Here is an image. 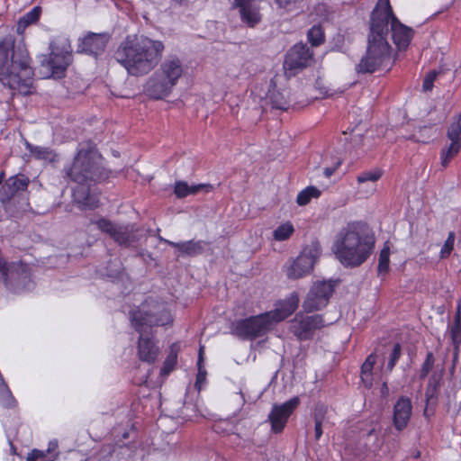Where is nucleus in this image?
I'll use <instances>...</instances> for the list:
<instances>
[{
	"label": "nucleus",
	"mask_w": 461,
	"mask_h": 461,
	"mask_svg": "<svg viewBox=\"0 0 461 461\" xmlns=\"http://www.w3.org/2000/svg\"><path fill=\"white\" fill-rule=\"evenodd\" d=\"M375 238L361 221H350L338 233L333 251L339 262L347 267H357L371 256Z\"/></svg>",
	"instance_id": "nucleus-6"
},
{
	"label": "nucleus",
	"mask_w": 461,
	"mask_h": 461,
	"mask_svg": "<svg viewBox=\"0 0 461 461\" xmlns=\"http://www.w3.org/2000/svg\"><path fill=\"white\" fill-rule=\"evenodd\" d=\"M301 401L298 396H294L288 401L277 404L275 403L267 416V421L271 426V431L275 434H280L285 429L289 418L300 405Z\"/></svg>",
	"instance_id": "nucleus-14"
},
{
	"label": "nucleus",
	"mask_w": 461,
	"mask_h": 461,
	"mask_svg": "<svg viewBox=\"0 0 461 461\" xmlns=\"http://www.w3.org/2000/svg\"><path fill=\"white\" fill-rule=\"evenodd\" d=\"M5 177V171L0 172V185H2V183L4 182Z\"/></svg>",
	"instance_id": "nucleus-54"
},
{
	"label": "nucleus",
	"mask_w": 461,
	"mask_h": 461,
	"mask_svg": "<svg viewBox=\"0 0 461 461\" xmlns=\"http://www.w3.org/2000/svg\"><path fill=\"white\" fill-rule=\"evenodd\" d=\"M214 187L211 184H198V185H189V192L190 194H195L200 191H203L205 193H210L213 191Z\"/></svg>",
	"instance_id": "nucleus-47"
},
{
	"label": "nucleus",
	"mask_w": 461,
	"mask_h": 461,
	"mask_svg": "<svg viewBox=\"0 0 461 461\" xmlns=\"http://www.w3.org/2000/svg\"><path fill=\"white\" fill-rule=\"evenodd\" d=\"M434 364H435L434 354L431 351H429L427 353L425 360L422 363L420 370L419 378L420 380L425 379L429 375V372L432 370V368L434 366Z\"/></svg>",
	"instance_id": "nucleus-40"
},
{
	"label": "nucleus",
	"mask_w": 461,
	"mask_h": 461,
	"mask_svg": "<svg viewBox=\"0 0 461 461\" xmlns=\"http://www.w3.org/2000/svg\"><path fill=\"white\" fill-rule=\"evenodd\" d=\"M390 265V249L385 246L379 254L377 273L378 275L386 274L389 271Z\"/></svg>",
	"instance_id": "nucleus-36"
},
{
	"label": "nucleus",
	"mask_w": 461,
	"mask_h": 461,
	"mask_svg": "<svg viewBox=\"0 0 461 461\" xmlns=\"http://www.w3.org/2000/svg\"><path fill=\"white\" fill-rule=\"evenodd\" d=\"M166 242L172 248L176 249L182 255L194 257L201 255L203 252V240H188L184 242H174L170 240H166Z\"/></svg>",
	"instance_id": "nucleus-25"
},
{
	"label": "nucleus",
	"mask_w": 461,
	"mask_h": 461,
	"mask_svg": "<svg viewBox=\"0 0 461 461\" xmlns=\"http://www.w3.org/2000/svg\"><path fill=\"white\" fill-rule=\"evenodd\" d=\"M447 138L450 143L442 148L439 153L442 167H448L452 159L461 150V112L453 117L447 130Z\"/></svg>",
	"instance_id": "nucleus-15"
},
{
	"label": "nucleus",
	"mask_w": 461,
	"mask_h": 461,
	"mask_svg": "<svg viewBox=\"0 0 461 461\" xmlns=\"http://www.w3.org/2000/svg\"><path fill=\"white\" fill-rule=\"evenodd\" d=\"M6 277L8 280L6 282H3V284L13 293L30 290L33 286L31 268L26 263L22 261L10 262Z\"/></svg>",
	"instance_id": "nucleus-13"
},
{
	"label": "nucleus",
	"mask_w": 461,
	"mask_h": 461,
	"mask_svg": "<svg viewBox=\"0 0 461 461\" xmlns=\"http://www.w3.org/2000/svg\"><path fill=\"white\" fill-rule=\"evenodd\" d=\"M389 31L397 50H406L414 30L401 23L393 13L390 0H378L370 14L366 51L355 68L357 74H372L391 62L392 47L386 40Z\"/></svg>",
	"instance_id": "nucleus-1"
},
{
	"label": "nucleus",
	"mask_w": 461,
	"mask_h": 461,
	"mask_svg": "<svg viewBox=\"0 0 461 461\" xmlns=\"http://www.w3.org/2000/svg\"><path fill=\"white\" fill-rule=\"evenodd\" d=\"M10 267V262H7L5 258L2 255V252L0 251V281L6 282L7 279V274Z\"/></svg>",
	"instance_id": "nucleus-46"
},
{
	"label": "nucleus",
	"mask_w": 461,
	"mask_h": 461,
	"mask_svg": "<svg viewBox=\"0 0 461 461\" xmlns=\"http://www.w3.org/2000/svg\"><path fill=\"white\" fill-rule=\"evenodd\" d=\"M107 41L104 34L88 32L78 39L76 51L96 57L104 51Z\"/></svg>",
	"instance_id": "nucleus-19"
},
{
	"label": "nucleus",
	"mask_w": 461,
	"mask_h": 461,
	"mask_svg": "<svg viewBox=\"0 0 461 461\" xmlns=\"http://www.w3.org/2000/svg\"><path fill=\"white\" fill-rule=\"evenodd\" d=\"M181 351V342L176 341L173 342L168 347V351L167 357L163 362V365L160 368L159 375L160 376H167L169 375L176 367L178 362V355Z\"/></svg>",
	"instance_id": "nucleus-24"
},
{
	"label": "nucleus",
	"mask_w": 461,
	"mask_h": 461,
	"mask_svg": "<svg viewBox=\"0 0 461 461\" xmlns=\"http://www.w3.org/2000/svg\"><path fill=\"white\" fill-rule=\"evenodd\" d=\"M157 72L175 86L184 72L182 61L177 57H168L160 64Z\"/></svg>",
	"instance_id": "nucleus-23"
},
{
	"label": "nucleus",
	"mask_w": 461,
	"mask_h": 461,
	"mask_svg": "<svg viewBox=\"0 0 461 461\" xmlns=\"http://www.w3.org/2000/svg\"><path fill=\"white\" fill-rule=\"evenodd\" d=\"M294 232V227L291 221L280 224L273 232V238L276 241H285L290 239Z\"/></svg>",
	"instance_id": "nucleus-32"
},
{
	"label": "nucleus",
	"mask_w": 461,
	"mask_h": 461,
	"mask_svg": "<svg viewBox=\"0 0 461 461\" xmlns=\"http://www.w3.org/2000/svg\"><path fill=\"white\" fill-rule=\"evenodd\" d=\"M30 178L19 173L5 180L0 188V201L3 204H9L18 194L28 190Z\"/></svg>",
	"instance_id": "nucleus-17"
},
{
	"label": "nucleus",
	"mask_w": 461,
	"mask_h": 461,
	"mask_svg": "<svg viewBox=\"0 0 461 461\" xmlns=\"http://www.w3.org/2000/svg\"><path fill=\"white\" fill-rule=\"evenodd\" d=\"M289 92L287 90H276L269 91V99L272 108L282 111H287L290 107Z\"/></svg>",
	"instance_id": "nucleus-27"
},
{
	"label": "nucleus",
	"mask_w": 461,
	"mask_h": 461,
	"mask_svg": "<svg viewBox=\"0 0 461 461\" xmlns=\"http://www.w3.org/2000/svg\"><path fill=\"white\" fill-rule=\"evenodd\" d=\"M73 61L72 47L68 40L51 44L50 52L43 56L41 67L45 70V77L61 79L66 77L68 68Z\"/></svg>",
	"instance_id": "nucleus-7"
},
{
	"label": "nucleus",
	"mask_w": 461,
	"mask_h": 461,
	"mask_svg": "<svg viewBox=\"0 0 461 461\" xmlns=\"http://www.w3.org/2000/svg\"><path fill=\"white\" fill-rule=\"evenodd\" d=\"M174 86L155 71L144 85V93L152 99L160 100L167 97Z\"/></svg>",
	"instance_id": "nucleus-21"
},
{
	"label": "nucleus",
	"mask_w": 461,
	"mask_h": 461,
	"mask_svg": "<svg viewBox=\"0 0 461 461\" xmlns=\"http://www.w3.org/2000/svg\"><path fill=\"white\" fill-rule=\"evenodd\" d=\"M321 194V191L314 186L309 185L300 191L296 197V203L299 206L307 205L312 199H318Z\"/></svg>",
	"instance_id": "nucleus-30"
},
{
	"label": "nucleus",
	"mask_w": 461,
	"mask_h": 461,
	"mask_svg": "<svg viewBox=\"0 0 461 461\" xmlns=\"http://www.w3.org/2000/svg\"><path fill=\"white\" fill-rule=\"evenodd\" d=\"M376 362V355L375 353L370 354L361 366L362 375H371L374 366Z\"/></svg>",
	"instance_id": "nucleus-42"
},
{
	"label": "nucleus",
	"mask_w": 461,
	"mask_h": 461,
	"mask_svg": "<svg viewBox=\"0 0 461 461\" xmlns=\"http://www.w3.org/2000/svg\"><path fill=\"white\" fill-rule=\"evenodd\" d=\"M272 329L273 325L266 312L236 320L230 326L232 335L251 341L265 336Z\"/></svg>",
	"instance_id": "nucleus-8"
},
{
	"label": "nucleus",
	"mask_w": 461,
	"mask_h": 461,
	"mask_svg": "<svg viewBox=\"0 0 461 461\" xmlns=\"http://www.w3.org/2000/svg\"><path fill=\"white\" fill-rule=\"evenodd\" d=\"M450 335L453 344L461 343V303H458L454 316V322L450 329Z\"/></svg>",
	"instance_id": "nucleus-31"
},
{
	"label": "nucleus",
	"mask_w": 461,
	"mask_h": 461,
	"mask_svg": "<svg viewBox=\"0 0 461 461\" xmlns=\"http://www.w3.org/2000/svg\"><path fill=\"white\" fill-rule=\"evenodd\" d=\"M437 76L438 72L436 70H431L425 76L422 83V88L425 92L432 90Z\"/></svg>",
	"instance_id": "nucleus-45"
},
{
	"label": "nucleus",
	"mask_w": 461,
	"mask_h": 461,
	"mask_svg": "<svg viewBox=\"0 0 461 461\" xmlns=\"http://www.w3.org/2000/svg\"><path fill=\"white\" fill-rule=\"evenodd\" d=\"M382 176H383V170L380 168H375L374 170L364 171V172L360 173L357 176V181L358 184H363L367 181L375 183V182H377L382 177Z\"/></svg>",
	"instance_id": "nucleus-37"
},
{
	"label": "nucleus",
	"mask_w": 461,
	"mask_h": 461,
	"mask_svg": "<svg viewBox=\"0 0 461 461\" xmlns=\"http://www.w3.org/2000/svg\"><path fill=\"white\" fill-rule=\"evenodd\" d=\"M439 387L440 377L436 375H432L429 379L425 391V397L427 402H430L431 400L438 398Z\"/></svg>",
	"instance_id": "nucleus-35"
},
{
	"label": "nucleus",
	"mask_w": 461,
	"mask_h": 461,
	"mask_svg": "<svg viewBox=\"0 0 461 461\" xmlns=\"http://www.w3.org/2000/svg\"><path fill=\"white\" fill-rule=\"evenodd\" d=\"M174 193L177 198H185L190 195L189 185L185 181H177L175 185Z\"/></svg>",
	"instance_id": "nucleus-43"
},
{
	"label": "nucleus",
	"mask_w": 461,
	"mask_h": 461,
	"mask_svg": "<svg viewBox=\"0 0 461 461\" xmlns=\"http://www.w3.org/2000/svg\"><path fill=\"white\" fill-rule=\"evenodd\" d=\"M41 15V6H34L33 8H32L24 15L19 18L16 24V33L18 35H23L27 27L39 22Z\"/></svg>",
	"instance_id": "nucleus-26"
},
{
	"label": "nucleus",
	"mask_w": 461,
	"mask_h": 461,
	"mask_svg": "<svg viewBox=\"0 0 461 461\" xmlns=\"http://www.w3.org/2000/svg\"><path fill=\"white\" fill-rule=\"evenodd\" d=\"M453 345H454L453 361L456 362L458 358L460 344H453Z\"/></svg>",
	"instance_id": "nucleus-52"
},
{
	"label": "nucleus",
	"mask_w": 461,
	"mask_h": 461,
	"mask_svg": "<svg viewBox=\"0 0 461 461\" xmlns=\"http://www.w3.org/2000/svg\"><path fill=\"white\" fill-rule=\"evenodd\" d=\"M411 414V400L407 396L399 397L393 405V424L394 429L402 431L408 426Z\"/></svg>",
	"instance_id": "nucleus-22"
},
{
	"label": "nucleus",
	"mask_w": 461,
	"mask_h": 461,
	"mask_svg": "<svg viewBox=\"0 0 461 461\" xmlns=\"http://www.w3.org/2000/svg\"><path fill=\"white\" fill-rule=\"evenodd\" d=\"M25 148L35 159L52 162L56 158V153L49 147L35 146L26 141Z\"/></svg>",
	"instance_id": "nucleus-28"
},
{
	"label": "nucleus",
	"mask_w": 461,
	"mask_h": 461,
	"mask_svg": "<svg viewBox=\"0 0 461 461\" xmlns=\"http://www.w3.org/2000/svg\"><path fill=\"white\" fill-rule=\"evenodd\" d=\"M0 405L4 409H15L18 402L13 395L5 381L0 383Z\"/></svg>",
	"instance_id": "nucleus-29"
},
{
	"label": "nucleus",
	"mask_w": 461,
	"mask_h": 461,
	"mask_svg": "<svg viewBox=\"0 0 461 461\" xmlns=\"http://www.w3.org/2000/svg\"><path fill=\"white\" fill-rule=\"evenodd\" d=\"M402 356V346L400 343H395L393 345V350L389 355V360L386 366V370L388 372H392L394 366H396L398 360Z\"/></svg>",
	"instance_id": "nucleus-41"
},
{
	"label": "nucleus",
	"mask_w": 461,
	"mask_h": 461,
	"mask_svg": "<svg viewBox=\"0 0 461 461\" xmlns=\"http://www.w3.org/2000/svg\"><path fill=\"white\" fill-rule=\"evenodd\" d=\"M455 239V233L453 231L448 232L447 238L445 240L439 252L440 259H446L451 255L452 251L454 250Z\"/></svg>",
	"instance_id": "nucleus-39"
},
{
	"label": "nucleus",
	"mask_w": 461,
	"mask_h": 461,
	"mask_svg": "<svg viewBox=\"0 0 461 461\" xmlns=\"http://www.w3.org/2000/svg\"><path fill=\"white\" fill-rule=\"evenodd\" d=\"M101 160L102 156L95 147H83L77 149L72 162L64 167V176L78 184L72 191V201L81 210H94L99 206L98 195L91 193L86 184L108 177Z\"/></svg>",
	"instance_id": "nucleus-2"
},
{
	"label": "nucleus",
	"mask_w": 461,
	"mask_h": 461,
	"mask_svg": "<svg viewBox=\"0 0 461 461\" xmlns=\"http://www.w3.org/2000/svg\"><path fill=\"white\" fill-rule=\"evenodd\" d=\"M307 39L311 45L314 47L324 43L325 34L322 27L320 24L313 25L307 32Z\"/></svg>",
	"instance_id": "nucleus-34"
},
{
	"label": "nucleus",
	"mask_w": 461,
	"mask_h": 461,
	"mask_svg": "<svg viewBox=\"0 0 461 461\" xmlns=\"http://www.w3.org/2000/svg\"><path fill=\"white\" fill-rule=\"evenodd\" d=\"M409 140L420 143H429L432 140L431 127L424 126L417 133L412 134Z\"/></svg>",
	"instance_id": "nucleus-38"
},
{
	"label": "nucleus",
	"mask_w": 461,
	"mask_h": 461,
	"mask_svg": "<svg viewBox=\"0 0 461 461\" xmlns=\"http://www.w3.org/2000/svg\"><path fill=\"white\" fill-rule=\"evenodd\" d=\"M334 290L335 284L331 281L315 282L303 301V310L306 312H313L326 307Z\"/></svg>",
	"instance_id": "nucleus-12"
},
{
	"label": "nucleus",
	"mask_w": 461,
	"mask_h": 461,
	"mask_svg": "<svg viewBox=\"0 0 461 461\" xmlns=\"http://www.w3.org/2000/svg\"><path fill=\"white\" fill-rule=\"evenodd\" d=\"M95 224L120 247L129 248L141 239L140 230L136 224H116L105 218L98 219Z\"/></svg>",
	"instance_id": "nucleus-10"
},
{
	"label": "nucleus",
	"mask_w": 461,
	"mask_h": 461,
	"mask_svg": "<svg viewBox=\"0 0 461 461\" xmlns=\"http://www.w3.org/2000/svg\"><path fill=\"white\" fill-rule=\"evenodd\" d=\"M321 251L320 241L317 239L312 240L286 267L287 277L289 279H299L311 274L321 255Z\"/></svg>",
	"instance_id": "nucleus-9"
},
{
	"label": "nucleus",
	"mask_w": 461,
	"mask_h": 461,
	"mask_svg": "<svg viewBox=\"0 0 461 461\" xmlns=\"http://www.w3.org/2000/svg\"><path fill=\"white\" fill-rule=\"evenodd\" d=\"M261 0H234L233 7L239 9L240 21L249 28L262 21Z\"/></svg>",
	"instance_id": "nucleus-18"
},
{
	"label": "nucleus",
	"mask_w": 461,
	"mask_h": 461,
	"mask_svg": "<svg viewBox=\"0 0 461 461\" xmlns=\"http://www.w3.org/2000/svg\"><path fill=\"white\" fill-rule=\"evenodd\" d=\"M203 355H204V349L203 346H201L198 352V359H197V375L195 379L194 386L195 388L200 391L201 390V384H203L206 380V375L207 372L205 370V367L203 366Z\"/></svg>",
	"instance_id": "nucleus-33"
},
{
	"label": "nucleus",
	"mask_w": 461,
	"mask_h": 461,
	"mask_svg": "<svg viewBox=\"0 0 461 461\" xmlns=\"http://www.w3.org/2000/svg\"><path fill=\"white\" fill-rule=\"evenodd\" d=\"M299 301L297 293L294 292L285 299L278 301L274 310L266 312L272 325L274 326L291 316L298 308Z\"/></svg>",
	"instance_id": "nucleus-20"
},
{
	"label": "nucleus",
	"mask_w": 461,
	"mask_h": 461,
	"mask_svg": "<svg viewBox=\"0 0 461 461\" xmlns=\"http://www.w3.org/2000/svg\"><path fill=\"white\" fill-rule=\"evenodd\" d=\"M278 8L289 10L292 5L300 3V0H274Z\"/></svg>",
	"instance_id": "nucleus-48"
},
{
	"label": "nucleus",
	"mask_w": 461,
	"mask_h": 461,
	"mask_svg": "<svg viewBox=\"0 0 461 461\" xmlns=\"http://www.w3.org/2000/svg\"><path fill=\"white\" fill-rule=\"evenodd\" d=\"M164 50L161 41L144 35H127L117 48L114 58L129 75L141 77L158 66Z\"/></svg>",
	"instance_id": "nucleus-5"
},
{
	"label": "nucleus",
	"mask_w": 461,
	"mask_h": 461,
	"mask_svg": "<svg viewBox=\"0 0 461 461\" xmlns=\"http://www.w3.org/2000/svg\"><path fill=\"white\" fill-rule=\"evenodd\" d=\"M44 456L45 455L42 451L33 449L31 453H29L26 461H38L43 459Z\"/></svg>",
	"instance_id": "nucleus-49"
},
{
	"label": "nucleus",
	"mask_w": 461,
	"mask_h": 461,
	"mask_svg": "<svg viewBox=\"0 0 461 461\" xmlns=\"http://www.w3.org/2000/svg\"><path fill=\"white\" fill-rule=\"evenodd\" d=\"M339 165H340V162H339L336 167L324 168V172H323L324 176L327 178H330L336 172V170L339 167Z\"/></svg>",
	"instance_id": "nucleus-50"
},
{
	"label": "nucleus",
	"mask_w": 461,
	"mask_h": 461,
	"mask_svg": "<svg viewBox=\"0 0 461 461\" xmlns=\"http://www.w3.org/2000/svg\"><path fill=\"white\" fill-rule=\"evenodd\" d=\"M313 59V52L305 43H296L286 53L284 67L287 70L306 68Z\"/></svg>",
	"instance_id": "nucleus-16"
},
{
	"label": "nucleus",
	"mask_w": 461,
	"mask_h": 461,
	"mask_svg": "<svg viewBox=\"0 0 461 461\" xmlns=\"http://www.w3.org/2000/svg\"><path fill=\"white\" fill-rule=\"evenodd\" d=\"M15 41L11 33L0 40V83L13 95H30L35 89L32 60L26 49H15Z\"/></svg>",
	"instance_id": "nucleus-3"
},
{
	"label": "nucleus",
	"mask_w": 461,
	"mask_h": 461,
	"mask_svg": "<svg viewBox=\"0 0 461 461\" xmlns=\"http://www.w3.org/2000/svg\"><path fill=\"white\" fill-rule=\"evenodd\" d=\"M129 319L134 330L140 333L137 343L139 359L149 364L155 363L160 353L158 340L152 332L145 334L144 327L171 326L173 317L170 312L153 301L145 300L130 312Z\"/></svg>",
	"instance_id": "nucleus-4"
},
{
	"label": "nucleus",
	"mask_w": 461,
	"mask_h": 461,
	"mask_svg": "<svg viewBox=\"0 0 461 461\" xmlns=\"http://www.w3.org/2000/svg\"><path fill=\"white\" fill-rule=\"evenodd\" d=\"M9 444H10V448H11L12 454L15 455L16 454V447H15V446L11 441H9Z\"/></svg>",
	"instance_id": "nucleus-53"
},
{
	"label": "nucleus",
	"mask_w": 461,
	"mask_h": 461,
	"mask_svg": "<svg viewBox=\"0 0 461 461\" xmlns=\"http://www.w3.org/2000/svg\"><path fill=\"white\" fill-rule=\"evenodd\" d=\"M58 447H59L58 441L56 439L51 440V441L49 442V446H48L47 451L49 453H52V452L57 450Z\"/></svg>",
	"instance_id": "nucleus-51"
},
{
	"label": "nucleus",
	"mask_w": 461,
	"mask_h": 461,
	"mask_svg": "<svg viewBox=\"0 0 461 461\" xmlns=\"http://www.w3.org/2000/svg\"><path fill=\"white\" fill-rule=\"evenodd\" d=\"M325 326L322 315H306L303 312L295 314L290 321V331L300 341L312 339L316 330Z\"/></svg>",
	"instance_id": "nucleus-11"
},
{
	"label": "nucleus",
	"mask_w": 461,
	"mask_h": 461,
	"mask_svg": "<svg viewBox=\"0 0 461 461\" xmlns=\"http://www.w3.org/2000/svg\"><path fill=\"white\" fill-rule=\"evenodd\" d=\"M314 433H315V440L319 441L323 434L322 430V423L324 420V413H315L314 414Z\"/></svg>",
	"instance_id": "nucleus-44"
}]
</instances>
